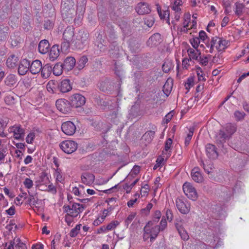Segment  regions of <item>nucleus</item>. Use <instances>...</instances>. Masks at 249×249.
Masks as SVG:
<instances>
[{"label":"nucleus","mask_w":249,"mask_h":249,"mask_svg":"<svg viewBox=\"0 0 249 249\" xmlns=\"http://www.w3.org/2000/svg\"><path fill=\"white\" fill-rule=\"evenodd\" d=\"M60 91L65 93L69 91L72 89L70 81L69 79H64L61 81L59 84H58Z\"/></svg>","instance_id":"a211bd4d"},{"label":"nucleus","mask_w":249,"mask_h":249,"mask_svg":"<svg viewBox=\"0 0 249 249\" xmlns=\"http://www.w3.org/2000/svg\"><path fill=\"white\" fill-rule=\"evenodd\" d=\"M194 85V79L192 77H189L185 83L184 86L188 90Z\"/></svg>","instance_id":"bf43d9fd"},{"label":"nucleus","mask_w":249,"mask_h":249,"mask_svg":"<svg viewBox=\"0 0 249 249\" xmlns=\"http://www.w3.org/2000/svg\"><path fill=\"white\" fill-rule=\"evenodd\" d=\"M194 133V128H190L189 132L187 135V136L185 137V145L186 146H187L189 145L190 142L192 138V136L193 135Z\"/></svg>","instance_id":"603ef678"},{"label":"nucleus","mask_w":249,"mask_h":249,"mask_svg":"<svg viewBox=\"0 0 249 249\" xmlns=\"http://www.w3.org/2000/svg\"><path fill=\"white\" fill-rule=\"evenodd\" d=\"M54 177L56 178V180L58 182H62L64 180V177L60 169L57 168V169L55 170Z\"/></svg>","instance_id":"09e8293b"},{"label":"nucleus","mask_w":249,"mask_h":249,"mask_svg":"<svg viewBox=\"0 0 249 249\" xmlns=\"http://www.w3.org/2000/svg\"><path fill=\"white\" fill-rule=\"evenodd\" d=\"M26 239L24 238L17 239V249H27L25 243Z\"/></svg>","instance_id":"c03bdc74"},{"label":"nucleus","mask_w":249,"mask_h":249,"mask_svg":"<svg viewBox=\"0 0 249 249\" xmlns=\"http://www.w3.org/2000/svg\"><path fill=\"white\" fill-rule=\"evenodd\" d=\"M110 83L107 79L101 81L98 85L99 89L104 92L110 89Z\"/></svg>","instance_id":"2f4dec72"},{"label":"nucleus","mask_w":249,"mask_h":249,"mask_svg":"<svg viewBox=\"0 0 249 249\" xmlns=\"http://www.w3.org/2000/svg\"><path fill=\"white\" fill-rule=\"evenodd\" d=\"M81 227V224H77L75 228L72 229L69 233L71 237H74L79 233Z\"/></svg>","instance_id":"3c124183"},{"label":"nucleus","mask_w":249,"mask_h":249,"mask_svg":"<svg viewBox=\"0 0 249 249\" xmlns=\"http://www.w3.org/2000/svg\"><path fill=\"white\" fill-rule=\"evenodd\" d=\"M6 65L9 69H15L16 67V57L15 54H11L7 58Z\"/></svg>","instance_id":"f704fd0d"},{"label":"nucleus","mask_w":249,"mask_h":249,"mask_svg":"<svg viewBox=\"0 0 249 249\" xmlns=\"http://www.w3.org/2000/svg\"><path fill=\"white\" fill-rule=\"evenodd\" d=\"M206 152L207 155L210 159H216L218 154L215 150V146L213 144L208 143L206 145Z\"/></svg>","instance_id":"dca6fc26"},{"label":"nucleus","mask_w":249,"mask_h":249,"mask_svg":"<svg viewBox=\"0 0 249 249\" xmlns=\"http://www.w3.org/2000/svg\"><path fill=\"white\" fill-rule=\"evenodd\" d=\"M173 141L171 138H168L165 142V147L162 152V155H165L166 160L171 155V147L172 146Z\"/></svg>","instance_id":"6ab92c4d"},{"label":"nucleus","mask_w":249,"mask_h":249,"mask_svg":"<svg viewBox=\"0 0 249 249\" xmlns=\"http://www.w3.org/2000/svg\"><path fill=\"white\" fill-rule=\"evenodd\" d=\"M158 226L159 229V231L164 230L167 227V221L166 219L162 218L160 225Z\"/></svg>","instance_id":"0e129e2a"},{"label":"nucleus","mask_w":249,"mask_h":249,"mask_svg":"<svg viewBox=\"0 0 249 249\" xmlns=\"http://www.w3.org/2000/svg\"><path fill=\"white\" fill-rule=\"evenodd\" d=\"M119 224V222L118 221H112L110 223H109L107 226H106V229L107 231H110L114 230L117 226Z\"/></svg>","instance_id":"864d4df0"},{"label":"nucleus","mask_w":249,"mask_h":249,"mask_svg":"<svg viewBox=\"0 0 249 249\" xmlns=\"http://www.w3.org/2000/svg\"><path fill=\"white\" fill-rule=\"evenodd\" d=\"M228 139H229V138L223 129L219 130L215 135V141L217 143L223 144Z\"/></svg>","instance_id":"4be33fe9"},{"label":"nucleus","mask_w":249,"mask_h":249,"mask_svg":"<svg viewBox=\"0 0 249 249\" xmlns=\"http://www.w3.org/2000/svg\"><path fill=\"white\" fill-rule=\"evenodd\" d=\"M29 67V70L32 74H37L42 68V63L40 60H36L32 62Z\"/></svg>","instance_id":"2eb2a0df"},{"label":"nucleus","mask_w":249,"mask_h":249,"mask_svg":"<svg viewBox=\"0 0 249 249\" xmlns=\"http://www.w3.org/2000/svg\"><path fill=\"white\" fill-rule=\"evenodd\" d=\"M200 64L203 66H206L208 63V58L207 56L201 57L200 55L197 60Z\"/></svg>","instance_id":"69168bd1"},{"label":"nucleus","mask_w":249,"mask_h":249,"mask_svg":"<svg viewBox=\"0 0 249 249\" xmlns=\"http://www.w3.org/2000/svg\"><path fill=\"white\" fill-rule=\"evenodd\" d=\"M6 28H3L0 26V43H4L7 37L8 32Z\"/></svg>","instance_id":"a19ab883"},{"label":"nucleus","mask_w":249,"mask_h":249,"mask_svg":"<svg viewBox=\"0 0 249 249\" xmlns=\"http://www.w3.org/2000/svg\"><path fill=\"white\" fill-rule=\"evenodd\" d=\"M49 47L50 44L48 41L45 39L42 40L38 44V51L42 54H45L48 52Z\"/></svg>","instance_id":"393cba45"},{"label":"nucleus","mask_w":249,"mask_h":249,"mask_svg":"<svg viewBox=\"0 0 249 249\" xmlns=\"http://www.w3.org/2000/svg\"><path fill=\"white\" fill-rule=\"evenodd\" d=\"M174 64L173 61L169 58L165 59L162 65V69L165 73H168L174 68Z\"/></svg>","instance_id":"bb28decb"},{"label":"nucleus","mask_w":249,"mask_h":249,"mask_svg":"<svg viewBox=\"0 0 249 249\" xmlns=\"http://www.w3.org/2000/svg\"><path fill=\"white\" fill-rule=\"evenodd\" d=\"M136 213H131L126 218L124 221V225L127 227L128 226L129 224L132 222V221L134 219L135 217L136 216Z\"/></svg>","instance_id":"5fc2aeb1"},{"label":"nucleus","mask_w":249,"mask_h":249,"mask_svg":"<svg viewBox=\"0 0 249 249\" xmlns=\"http://www.w3.org/2000/svg\"><path fill=\"white\" fill-rule=\"evenodd\" d=\"M61 129L66 135L72 136L75 132L76 126L72 122L67 121L62 124Z\"/></svg>","instance_id":"9d476101"},{"label":"nucleus","mask_w":249,"mask_h":249,"mask_svg":"<svg viewBox=\"0 0 249 249\" xmlns=\"http://www.w3.org/2000/svg\"><path fill=\"white\" fill-rule=\"evenodd\" d=\"M161 212L158 210L156 211L154 213V214L153 220L152 221L153 222V224H154L155 225V224L158 222V221L161 217Z\"/></svg>","instance_id":"052dcab7"},{"label":"nucleus","mask_w":249,"mask_h":249,"mask_svg":"<svg viewBox=\"0 0 249 249\" xmlns=\"http://www.w3.org/2000/svg\"><path fill=\"white\" fill-rule=\"evenodd\" d=\"M144 22L147 26L151 27L154 22V18L152 17H147L144 18Z\"/></svg>","instance_id":"680f3d73"},{"label":"nucleus","mask_w":249,"mask_h":249,"mask_svg":"<svg viewBox=\"0 0 249 249\" xmlns=\"http://www.w3.org/2000/svg\"><path fill=\"white\" fill-rule=\"evenodd\" d=\"M228 43L229 42L226 39L214 36L212 38L210 43L206 44V46L210 49L209 52L212 53L214 48L218 52L224 50L227 47Z\"/></svg>","instance_id":"7ed1b4c3"},{"label":"nucleus","mask_w":249,"mask_h":249,"mask_svg":"<svg viewBox=\"0 0 249 249\" xmlns=\"http://www.w3.org/2000/svg\"><path fill=\"white\" fill-rule=\"evenodd\" d=\"M157 11L159 14V15L161 19H166L167 22L170 24L169 21V16L170 13L169 11L168 10H163L162 11L160 7H157Z\"/></svg>","instance_id":"473e14b6"},{"label":"nucleus","mask_w":249,"mask_h":249,"mask_svg":"<svg viewBox=\"0 0 249 249\" xmlns=\"http://www.w3.org/2000/svg\"><path fill=\"white\" fill-rule=\"evenodd\" d=\"M159 233L158 226L153 224V221H149L143 228V239L144 241L150 239L153 242Z\"/></svg>","instance_id":"f257e3e1"},{"label":"nucleus","mask_w":249,"mask_h":249,"mask_svg":"<svg viewBox=\"0 0 249 249\" xmlns=\"http://www.w3.org/2000/svg\"><path fill=\"white\" fill-rule=\"evenodd\" d=\"M64 70L68 71L71 70L76 65V61L73 57H67L62 64Z\"/></svg>","instance_id":"f3484780"},{"label":"nucleus","mask_w":249,"mask_h":249,"mask_svg":"<svg viewBox=\"0 0 249 249\" xmlns=\"http://www.w3.org/2000/svg\"><path fill=\"white\" fill-rule=\"evenodd\" d=\"M63 70H64V68L63 64L57 63L54 66L53 69V72L55 75L59 76L62 73Z\"/></svg>","instance_id":"c9c22d12"},{"label":"nucleus","mask_w":249,"mask_h":249,"mask_svg":"<svg viewBox=\"0 0 249 249\" xmlns=\"http://www.w3.org/2000/svg\"><path fill=\"white\" fill-rule=\"evenodd\" d=\"M190 15L186 14L184 16V21L183 22V28L181 29V31L184 32H187L188 29L187 27L189 26V23L190 20Z\"/></svg>","instance_id":"79ce46f5"},{"label":"nucleus","mask_w":249,"mask_h":249,"mask_svg":"<svg viewBox=\"0 0 249 249\" xmlns=\"http://www.w3.org/2000/svg\"><path fill=\"white\" fill-rule=\"evenodd\" d=\"M88 59L86 56L83 55L81 56L78 60L76 65V68L79 70L83 69L88 62Z\"/></svg>","instance_id":"72a5a7b5"},{"label":"nucleus","mask_w":249,"mask_h":249,"mask_svg":"<svg viewBox=\"0 0 249 249\" xmlns=\"http://www.w3.org/2000/svg\"><path fill=\"white\" fill-rule=\"evenodd\" d=\"M29 66L30 62L28 60L23 59L21 60L18 68V74L22 75L25 74L29 70Z\"/></svg>","instance_id":"ddd939ff"},{"label":"nucleus","mask_w":249,"mask_h":249,"mask_svg":"<svg viewBox=\"0 0 249 249\" xmlns=\"http://www.w3.org/2000/svg\"><path fill=\"white\" fill-rule=\"evenodd\" d=\"M200 165L203 166L204 171L208 174H210L213 171V165L211 163L205 164L203 161H202Z\"/></svg>","instance_id":"49530a36"},{"label":"nucleus","mask_w":249,"mask_h":249,"mask_svg":"<svg viewBox=\"0 0 249 249\" xmlns=\"http://www.w3.org/2000/svg\"><path fill=\"white\" fill-rule=\"evenodd\" d=\"M183 224L184 221L182 219L180 218L176 219L175 226L176 229H177L181 239L184 241H186L189 239V237L187 232L183 228Z\"/></svg>","instance_id":"6e6552de"},{"label":"nucleus","mask_w":249,"mask_h":249,"mask_svg":"<svg viewBox=\"0 0 249 249\" xmlns=\"http://www.w3.org/2000/svg\"><path fill=\"white\" fill-rule=\"evenodd\" d=\"M53 71L52 66L49 64L45 65L41 69V76L43 78H47L51 74Z\"/></svg>","instance_id":"cd10ccee"},{"label":"nucleus","mask_w":249,"mask_h":249,"mask_svg":"<svg viewBox=\"0 0 249 249\" xmlns=\"http://www.w3.org/2000/svg\"><path fill=\"white\" fill-rule=\"evenodd\" d=\"M48 182H49V180L47 175L44 173H42L39 179L36 182V186L39 188L43 184H47Z\"/></svg>","instance_id":"c85d7f7f"},{"label":"nucleus","mask_w":249,"mask_h":249,"mask_svg":"<svg viewBox=\"0 0 249 249\" xmlns=\"http://www.w3.org/2000/svg\"><path fill=\"white\" fill-rule=\"evenodd\" d=\"M182 3L183 2L182 0H175L174 3L171 6V9L174 12H180L181 8L180 7L182 5Z\"/></svg>","instance_id":"a18cd8bd"},{"label":"nucleus","mask_w":249,"mask_h":249,"mask_svg":"<svg viewBox=\"0 0 249 249\" xmlns=\"http://www.w3.org/2000/svg\"><path fill=\"white\" fill-rule=\"evenodd\" d=\"M71 105L75 107L83 106L86 103L85 97L80 94H74L71 97Z\"/></svg>","instance_id":"1a4fd4ad"},{"label":"nucleus","mask_w":249,"mask_h":249,"mask_svg":"<svg viewBox=\"0 0 249 249\" xmlns=\"http://www.w3.org/2000/svg\"><path fill=\"white\" fill-rule=\"evenodd\" d=\"M185 195L190 199L196 200L197 198V194L195 188L189 182H185L182 186Z\"/></svg>","instance_id":"423d86ee"},{"label":"nucleus","mask_w":249,"mask_h":249,"mask_svg":"<svg viewBox=\"0 0 249 249\" xmlns=\"http://www.w3.org/2000/svg\"><path fill=\"white\" fill-rule=\"evenodd\" d=\"M24 134V130L19 126H17V139L22 138Z\"/></svg>","instance_id":"e2e57ef3"},{"label":"nucleus","mask_w":249,"mask_h":249,"mask_svg":"<svg viewBox=\"0 0 249 249\" xmlns=\"http://www.w3.org/2000/svg\"><path fill=\"white\" fill-rule=\"evenodd\" d=\"M81 178L82 182L84 184L87 185H90L94 181L95 176L92 174L85 172L82 174Z\"/></svg>","instance_id":"4468645a"},{"label":"nucleus","mask_w":249,"mask_h":249,"mask_svg":"<svg viewBox=\"0 0 249 249\" xmlns=\"http://www.w3.org/2000/svg\"><path fill=\"white\" fill-rule=\"evenodd\" d=\"M188 54L190 60H198L201 55V53L197 50L193 48H189L187 50Z\"/></svg>","instance_id":"a878e982"},{"label":"nucleus","mask_w":249,"mask_h":249,"mask_svg":"<svg viewBox=\"0 0 249 249\" xmlns=\"http://www.w3.org/2000/svg\"><path fill=\"white\" fill-rule=\"evenodd\" d=\"M226 132V134L230 139L231 136L236 131L237 126L235 124H228L223 128Z\"/></svg>","instance_id":"412c9836"},{"label":"nucleus","mask_w":249,"mask_h":249,"mask_svg":"<svg viewBox=\"0 0 249 249\" xmlns=\"http://www.w3.org/2000/svg\"><path fill=\"white\" fill-rule=\"evenodd\" d=\"M136 11L139 15H144L149 14L151 11L149 5L144 2L139 3L136 7Z\"/></svg>","instance_id":"f8f14e48"},{"label":"nucleus","mask_w":249,"mask_h":249,"mask_svg":"<svg viewBox=\"0 0 249 249\" xmlns=\"http://www.w3.org/2000/svg\"><path fill=\"white\" fill-rule=\"evenodd\" d=\"M6 228L9 231H13L15 233H16V225L15 223V221L11 220L9 222V223L6 226Z\"/></svg>","instance_id":"6e6d98bb"},{"label":"nucleus","mask_w":249,"mask_h":249,"mask_svg":"<svg viewBox=\"0 0 249 249\" xmlns=\"http://www.w3.org/2000/svg\"><path fill=\"white\" fill-rule=\"evenodd\" d=\"M153 207V204L151 203H149L145 208L142 209V213H144L145 214H147L149 213L150 210L152 209Z\"/></svg>","instance_id":"774afa93"},{"label":"nucleus","mask_w":249,"mask_h":249,"mask_svg":"<svg viewBox=\"0 0 249 249\" xmlns=\"http://www.w3.org/2000/svg\"><path fill=\"white\" fill-rule=\"evenodd\" d=\"M58 87V84L54 81H51L48 83L46 85V89L48 91L51 93L56 92V88Z\"/></svg>","instance_id":"4c0bfd02"},{"label":"nucleus","mask_w":249,"mask_h":249,"mask_svg":"<svg viewBox=\"0 0 249 249\" xmlns=\"http://www.w3.org/2000/svg\"><path fill=\"white\" fill-rule=\"evenodd\" d=\"M23 184L28 189H31L34 185L33 181L29 178H25L23 181Z\"/></svg>","instance_id":"13d9d810"},{"label":"nucleus","mask_w":249,"mask_h":249,"mask_svg":"<svg viewBox=\"0 0 249 249\" xmlns=\"http://www.w3.org/2000/svg\"><path fill=\"white\" fill-rule=\"evenodd\" d=\"M74 36V29L71 27H68L65 30L63 37L64 40L67 41H72L73 42V37Z\"/></svg>","instance_id":"aec40b11"},{"label":"nucleus","mask_w":249,"mask_h":249,"mask_svg":"<svg viewBox=\"0 0 249 249\" xmlns=\"http://www.w3.org/2000/svg\"><path fill=\"white\" fill-rule=\"evenodd\" d=\"M89 34L84 30H80L76 35V38L73 40L75 46L79 49H82L88 43Z\"/></svg>","instance_id":"20e7f679"},{"label":"nucleus","mask_w":249,"mask_h":249,"mask_svg":"<svg viewBox=\"0 0 249 249\" xmlns=\"http://www.w3.org/2000/svg\"><path fill=\"white\" fill-rule=\"evenodd\" d=\"M160 40V35L156 33L152 35L148 39V42L152 43L153 45H156Z\"/></svg>","instance_id":"e433bc0d"},{"label":"nucleus","mask_w":249,"mask_h":249,"mask_svg":"<svg viewBox=\"0 0 249 249\" xmlns=\"http://www.w3.org/2000/svg\"><path fill=\"white\" fill-rule=\"evenodd\" d=\"M235 13L237 16L241 15L243 10L245 7L243 3L239 2H236L235 3Z\"/></svg>","instance_id":"de8ad7c7"},{"label":"nucleus","mask_w":249,"mask_h":249,"mask_svg":"<svg viewBox=\"0 0 249 249\" xmlns=\"http://www.w3.org/2000/svg\"><path fill=\"white\" fill-rule=\"evenodd\" d=\"M56 107L57 109L63 113H67L71 109L70 102L64 99H58L56 101Z\"/></svg>","instance_id":"0eeeda50"},{"label":"nucleus","mask_w":249,"mask_h":249,"mask_svg":"<svg viewBox=\"0 0 249 249\" xmlns=\"http://www.w3.org/2000/svg\"><path fill=\"white\" fill-rule=\"evenodd\" d=\"M178 210L182 213L187 214L190 210V206L187 202H184L182 199L178 198L176 201Z\"/></svg>","instance_id":"9b49d317"},{"label":"nucleus","mask_w":249,"mask_h":249,"mask_svg":"<svg viewBox=\"0 0 249 249\" xmlns=\"http://www.w3.org/2000/svg\"><path fill=\"white\" fill-rule=\"evenodd\" d=\"M190 43L193 47V49H197L200 44L199 38L195 37L190 39Z\"/></svg>","instance_id":"4d7b16f0"},{"label":"nucleus","mask_w":249,"mask_h":249,"mask_svg":"<svg viewBox=\"0 0 249 249\" xmlns=\"http://www.w3.org/2000/svg\"><path fill=\"white\" fill-rule=\"evenodd\" d=\"M64 213L71 215L73 217H77L84 210V207L76 201H71L63 206Z\"/></svg>","instance_id":"f03ea898"},{"label":"nucleus","mask_w":249,"mask_h":249,"mask_svg":"<svg viewBox=\"0 0 249 249\" xmlns=\"http://www.w3.org/2000/svg\"><path fill=\"white\" fill-rule=\"evenodd\" d=\"M15 93L13 91L9 92L5 97V103L10 106L14 105L15 103Z\"/></svg>","instance_id":"7c9ffc66"},{"label":"nucleus","mask_w":249,"mask_h":249,"mask_svg":"<svg viewBox=\"0 0 249 249\" xmlns=\"http://www.w3.org/2000/svg\"><path fill=\"white\" fill-rule=\"evenodd\" d=\"M246 116V114L242 111L236 110L234 113V116L237 121L243 120Z\"/></svg>","instance_id":"8fccbe9b"},{"label":"nucleus","mask_w":249,"mask_h":249,"mask_svg":"<svg viewBox=\"0 0 249 249\" xmlns=\"http://www.w3.org/2000/svg\"><path fill=\"white\" fill-rule=\"evenodd\" d=\"M30 197L28 198V201L30 205H35L37 203V197L36 196V192L32 193L28 191Z\"/></svg>","instance_id":"37998d69"},{"label":"nucleus","mask_w":249,"mask_h":249,"mask_svg":"<svg viewBox=\"0 0 249 249\" xmlns=\"http://www.w3.org/2000/svg\"><path fill=\"white\" fill-rule=\"evenodd\" d=\"M191 176L192 179L196 182H201L203 180V178L198 167H195L192 169Z\"/></svg>","instance_id":"5701e85b"},{"label":"nucleus","mask_w":249,"mask_h":249,"mask_svg":"<svg viewBox=\"0 0 249 249\" xmlns=\"http://www.w3.org/2000/svg\"><path fill=\"white\" fill-rule=\"evenodd\" d=\"M6 85L10 87L14 86L16 83V76L14 74H9L5 80Z\"/></svg>","instance_id":"ea45409f"},{"label":"nucleus","mask_w":249,"mask_h":249,"mask_svg":"<svg viewBox=\"0 0 249 249\" xmlns=\"http://www.w3.org/2000/svg\"><path fill=\"white\" fill-rule=\"evenodd\" d=\"M173 82L172 79H168L163 86V91L165 94L168 95L173 88Z\"/></svg>","instance_id":"c756f323"},{"label":"nucleus","mask_w":249,"mask_h":249,"mask_svg":"<svg viewBox=\"0 0 249 249\" xmlns=\"http://www.w3.org/2000/svg\"><path fill=\"white\" fill-rule=\"evenodd\" d=\"M60 54V50L59 46L57 45H54L51 48L49 53V59L51 61H54Z\"/></svg>","instance_id":"b1692460"},{"label":"nucleus","mask_w":249,"mask_h":249,"mask_svg":"<svg viewBox=\"0 0 249 249\" xmlns=\"http://www.w3.org/2000/svg\"><path fill=\"white\" fill-rule=\"evenodd\" d=\"M155 132L153 131H148L144 133L142 136V139L145 140L147 143L152 141L154 137Z\"/></svg>","instance_id":"58836bf2"},{"label":"nucleus","mask_w":249,"mask_h":249,"mask_svg":"<svg viewBox=\"0 0 249 249\" xmlns=\"http://www.w3.org/2000/svg\"><path fill=\"white\" fill-rule=\"evenodd\" d=\"M35 138V134L33 132L30 133L26 138V141L28 143H32Z\"/></svg>","instance_id":"338daca9"},{"label":"nucleus","mask_w":249,"mask_h":249,"mask_svg":"<svg viewBox=\"0 0 249 249\" xmlns=\"http://www.w3.org/2000/svg\"><path fill=\"white\" fill-rule=\"evenodd\" d=\"M61 149L66 153L71 154L77 148V143L74 141L66 140L60 144Z\"/></svg>","instance_id":"39448f33"}]
</instances>
